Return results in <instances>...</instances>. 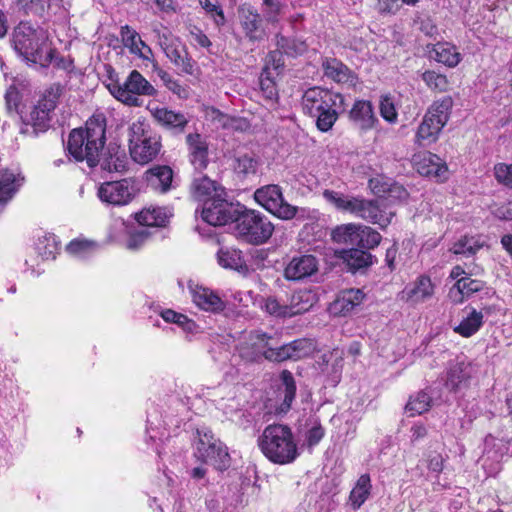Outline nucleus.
Masks as SVG:
<instances>
[{"instance_id":"nucleus-47","label":"nucleus","mask_w":512,"mask_h":512,"mask_svg":"<svg viewBox=\"0 0 512 512\" xmlns=\"http://www.w3.org/2000/svg\"><path fill=\"white\" fill-rule=\"evenodd\" d=\"M207 115L222 128L243 130L247 127V123L243 119L226 115L214 107L207 110Z\"/></svg>"},{"instance_id":"nucleus-26","label":"nucleus","mask_w":512,"mask_h":512,"mask_svg":"<svg viewBox=\"0 0 512 512\" xmlns=\"http://www.w3.org/2000/svg\"><path fill=\"white\" fill-rule=\"evenodd\" d=\"M190 161L196 170H203L208 164V144L200 134H189L186 137Z\"/></svg>"},{"instance_id":"nucleus-55","label":"nucleus","mask_w":512,"mask_h":512,"mask_svg":"<svg viewBox=\"0 0 512 512\" xmlns=\"http://www.w3.org/2000/svg\"><path fill=\"white\" fill-rule=\"evenodd\" d=\"M284 5L278 0H263L262 13L268 23H277L283 12Z\"/></svg>"},{"instance_id":"nucleus-36","label":"nucleus","mask_w":512,"mask_h":512,"mask_svg":"<svg viewBox=\"0 0 512 512\" xmlns=\"http://www.w3.org/2000/svg\"><path fill=\"white\" fill-rule=\"evenodd\" d=\"M218 263L223 268L233 269L240 273H247L248 266L242 256V252L234 248H222L217 254Z\"/></svg>"},{"instance_id":"nucleus-61","label":"nucleus","mask_w":512,"mask_h":512,"mask_svg":"<svg viewBox=\"0 0 512 512\" xmlns=\"http://www.w3.org/2000/svg\"><path fill=\"white\" fill-rule=\"evenodd\" d=\"M380 114L382 118L389 123H395L397 121V111L393 101L388 96H383L380 101Z\"/></svg>"},{"instance_id":"nucleus-62","label":"nucleus","mask_w":512,"mask_h":512,"mask_svg":"<svg viewBox=\"0 0 512 512\" xmlns=\"http://www.w3.org/2000/svg\"><path fill=\"white\" fill-rule=\"evenodd\" d=\"M496 180L508 187H512V164L499 163L494 167Z\"/></svg>"},{"instance_id":"nucleus-33","label":"nucleus","mask_w":512,"mask_h":512,"mask_svg":"<svg viewBox=\"0 0 512 512\" xmlns=\"http://www.w3.org/2000/svg\"><path fill=\"white\" fill-rule=\"evenodd\" d=\"M24 178L12 170L0 171V204L7 203L22 185Z\"/></svg>"},{"instance_id":"nucleus-27","label":"nucleus","mask_w":512,"mask_h":512,"mask_svg":"<svg viewBox=\"0 0 512 512\" xmlns=\"http://www.w3.org/2000/svg\"><path fill=\"white\" fill-rule=\"evenodd\" d=\"M434 294V286L427 276H420L402 291V298L411 303L424 302Z\"/></svg>"},{"instance_id":"nucleus-1","label":"nucleus","mask_w":512,"mask_h":512,"mask_svg":"<svg viewBox=\"0 0 512 512\" xmlns=\"http://www.w3.org/2000/svg\"><path fill=\"white\" fill-rule=\"evenodd\" d=\"M106 122L103 115H93L85 129H74L68 139L67 150L77 162L86 161L89 167L99 163V154L105 144Z\"/></svg>"},{"instance_id":"nucleus-30","label":"nucleus","mask_w":512,"mask_h":512,"mask_svg":"<svg viewBox=\"0 0 512 512\" xmlns=\"http://www.w3.org/2000/svg\"><path fill=\"white\" fill-rule=\"evenodd\" d=\"M148 185L155 191L165 193L172 187L173 171L169 166H157L146 173Z\"/></svg>"},{"instance_id":"nucleus-21","label":"nucleus","mask_w":512,"mask_h":512,"mask_svg":"<svg viewBox=\"0 0 512 512\" xmlns=\"http://www.w3.org/2000/svg\"><path fill=\"white\" fill-rule=\"evenodd\" d=\"M270 339L271 337L265 333L250 334L248 341L240 349V355L249 361H257L261 357L268 360V350L272 348L269 344Z\"/></svg>"},{"instance_id":"nucleus-48","label":"nucleus","mask_w":512,"mask_h":512,"mask_svg":"<svg viewBox=\"0 0 512 512\" xmlns=\"http://www.w3.org/2000/svg\"><path fill=\"white\" fill-rule=\"evenodd\" d=\"M280 379L282 382V393L284 394V399L281 404V412H287L292 405V402L295 399L296 395V383L292 373L288 370H283L280 374Z\"/></svg>"},{"instance_id":"nucleus-57","label":"nucleus","mask_w":512,"mask_h":512,"mask_svg":"<svg viewBox=\"0 0 512 512\" xmlns=\"http://www.w3.org/2000/svg\"><path fill=\"white\" fill-rule=\"evenodd\" d=\"M60 86L53 85L45 90L42 97L39 99L38 103L39 107L51 113L57 104L58 98L60 96Z\"/></svg>"},{"instance_id":"nucleus-34","label":"nucleus","mask_w":512,"mask_h":512,"mask_svg":"<svg viewBox=\"0 0 512 512\" xmlns=\"http://www.w3.org/2000/svg\"><path fill=\"white\" fill-rule=\"evenodd\" d=\"M170 216L171 214L166 208L152 207L143 209L136 214V220L141 227L148 229V227L165 226Z\"/></svg>"},{"instance_id":"nucleus-41","label":"nucleus","mask_w":512,"mask_h":512,"mask_svg":"<svg viewBox=\"0 0 512 512\" xmlns=\"http://www.w3.org/2000/svg\"><path fill=\"white\" fill-rule=\"evenodd\" d=\"M323 197L338 210L355 215L359 197L346 196L342 193L328 189L323 191Z\"/></svg>"},{"instance_id":"nucleus-43","label":"nucleus","mask_w":512,"mask_h":512,"mask_svg":"<svg viewBox=\"0 0 512 512\" xmlns=\"http://www.w3.org/2000/svg\"><path fill=\"white\" fill-rule=\"evenodd\" d=\"M471 365L459 362L450 367L447 373L446 386L452 390H457L461 384L465 383L471 376Z\"/></svg>"},{"instance_id":"nucleus-20","label":"nucleus","mask_w":512,"mask_h":512,"mask_svg":"<svg viewBox=\"0 0 512 512\" xmlns=\"http://www.w3.org/2000/svg\"><path fill=\"white\" fill-rule=\"evenodd\" d=\"M417 171L424 176L443 181L447 178V164L436 154L427 152L414 157Z\"/></svg>"},{"instance_id":"nucleus-4","label":"nucleus","mask_w":512,"mask_h":512,"mask_svg":"<svg viewBox=\"0 0 512 512\" xmlns=\"http://www.w3.org/2000/svg\"><path fill=\"white\" fill-rule=\"evenodd\" d=\"M258 446L263 455L274 464L293 463L300 455L291 428L283 424H271L265 427L258 438Z\"/></svg>"},{"instance_id":"nucleus-25","label":"nucleus","mask_w":512,"mask_h":512,"mask_svg":"<svg viewBox=\"0 0 512 512\" xmlns=\"http://www.w3.org/2000/svg\"><path fill=\"white\" fill-rule=\"evenodd\" d=\"M369 188L373 194L380 197L386 194L397 199H405L407 197V191L404 187L385 175H377L371 178L369 180Z\"/></svg>"},{"instance_id":"nucleus-8","label":"nucleus","mask_w":512,"mask_h":512,"mask_svg":"<svg viewBox=\"0 0 512 512\" xmlns=\"http://www.w3.org/2000/svg\"><path fill=\"white\" fill-rule=\"evenodd\" d=\"M108 89L117 100L134 107L142 105L139 96H154L157 93L154 86L137 70L131 71L122 84L110 83Z\"/></svg>"},{"instance_id":"nucleus-12","label":"nucleus","mask_w":512,"mask_h":512,"mask_svg":"<svg viewBox=\"0 0 512 512\" xmlns=\"http://www.w3.org/2000/svg\"><path fill=\"white\" fill-rule=\"evenodd\" d=\"M239 204L226 201L222 196L208 199L202 208V219L212 226H223L235 222L240 210Z\"/></svg>"},{"instance_id":"nucleus-16","label":"nucleus","mask_w":512,"mask_h":512,"mask_svg":"<svg viewBox=\"0 0 512 512\" xmlns=\"http://www.w3.org/2000/svg\"><path fill=\"white\" fill-rule=\"evenodd\" d=\"M188 288L192 296L193 303L200 309L220 313L226 308L225 301L210 288L189 282Z\"/></svg>"},{"instance_id":"nucleus-63","label":"nucleus","mask_w":512,"mask_h":512,"mask_svg":"<svg viewBox=\"0 0 512 512\" xmlns=\"http://www.w3.org/2000/svg\"><path fill=\"white\" fill-rule=\"evenodd\" d=\"M325 435V430L320 423L315 421L307 430L305 441L309 447L317 445Z\"/></svg>"},{"instance_id":"nucleus-42","label":"nucleus","mask_w":512,"mask_h":512,"mask_svg":"<svg viewBox=\"0 0 512 512\" xmlns=\"http://www.w3.org/2000/svg\"><path fill=\"white\" fill-rule=\"evenodd\" d=\"M483 246L484 241L480 236H463L452 245L450 251L455 255L471 257Z\"/></svg>"},{"instance_id":"nucleus-49","label":"nucleus","mask_w":512,"mask_h":512,"mask_svg":"<svg viewBox=\"0 0 512 512\" xmlns=\"http://www.w3.org/2000/svg\"><path fill=\"white\" fill-rule=\"evenodd\" d=\"M287 345L290 360H299L309 356L315 349L314 343L309 339H297Z\"/></svg>"},{"instance_id":"nucleus-17","label":"nucleus","mask_w":512,"mask_h":512,"mask_svg":"<svg viewBox=\"0 0 512 512\" xmlns=\"http://www.w3.org/2000/svg\"><path fill=\"white\" fill-rule=\"evenodd\" d=\"M319 269L318 259L311 254L294 256L284 269L287 280L299 281L314 275Z\"/></svg>"},{"instance_id":"nucleus-39","label":"nucleus","mask_w":512,"mask_h":512,"mask_svg":"<svg viewBox=\"0 0 512 512\" xmlns=\"http://www.w3.org/2000/svg\"><path fill=\"white\" fill-rule=\"evenodd\" d=\"M361 224H342L337 226L332 231V239L334 242L339 244L351 245L358 247V239L360 236V231L362 229Z\"/></svg>"},{"instance_id":"nucleus-56","label":"nucleus","mask_w":512,"mask_h":512,"mask_svg":"<svg viewBox=\"0 0 512 512\" xmlns=\"http://www.w3.org/2000/svg\"><path fill=\"white\" fill-rule=\"evenodd\" d=\"M96 247L94 242L84 240V239H75L72 240L66 247V251L76 257H86L89 255Z\"/></svg>"},{"instance_id":"nucleus-40","label":"nucleus","mask_w":512,"mask_h":512,"mask_svg":"<svg viewBox=\"0 0 512 512\" xmlns=\"http://www.w3.org/2000/svg\"><path fill=\"white\" fill-rule=\"evenodd\" d=\"M432 57L439 63L448 67H455L461 60L456 47L449 43H436L432 50Z\"/></svg>"},{"instance_id":"nucleus-3","label":"nucleus","mask_w":512,"mask_h":512,"mask_svg":"<svg viewBox=\"0 0 512 512\" xmlns=\"http://www.w3.org/2000/svg\"><path fill=\"white\" fill-rule=\"evenodd\" d=\"M11 44L15 52L28 62L45 67L53 58L47 30L29 22H20L14 28Z\"/></svg>"},{"instance_id":"nucleus-35","label":"nucleus","mask_w":512,"mask_h":512,"mask_svg":"<svg viewBox=\"0 0 512 512\" xmlns=\"http://www.w3.org/2000/svg\"><path fill=\"white\" fill-rule=\"evenodd\" d=\"M443 127L444 125L425 115L416 133V143L427 146L436 142Z\"/></svg>"},{"instance_id":"nucleus-44","label":"nucleus","mask_w":512,"mask_h":512,"mask_svg":"<svg viewBox=\"0 0 512 512\" xmlns=\"http://www.w3.org/2000/svg\"><path fill=\"white\" fill-rule=\"evenodd\" d=\"M342 258L350 269L358 270L372 264V255L360 248H351L342 252Z\"/></svg>"},{"instance_id":"nucleus-5","label":"nucleus","mask_w":512,"mask_h":512,"mask_svg":"<svg viewBox=\"0 0 512 512\" xmlns=\"http://www.w3.org/2000/svg\"><path fill=\"white\" fill-rule=\"evenodd\" d=\"M127 138L130 156L138 164H148L160 153L161 138L143 117L129 124Z\"/></svg>"},{"instance_id":"nucleus-53","label":"nucleus","mask_w":512,"mask_h":512,"mask_svg":"<svg viewBox=\"0 0 512 512\" xmlns=\"http://www.w3.org/2000/svg\"><path fill=\"white\" fill-rule=\"evenodd\" d=\"M422 80L431 90L444 92L448 89L449 82L445 75L433 70L425 71L422 74Z\"/></svg>"},{"instance_id":"nucleus-46","label":"nucleus","mask_w":512,"mask_h":512,"mask_svg":"<svg viewBox=\"0 0 512 512\" xmlns=\"http://www.w3.org/2000/svg\"><path fill=\"white\" fill-rule=\"evenodd\" d=\"M35 249L44 259H54L59 250V241L54 234L43 233L37 237Z\"/></svg>"},{"instance_id":"nucleus-50","label":"nucleus","mask_w":512,"mask_h":512,"mask_svg":"<svg viewBox=\"0 0 512 512\" xmlns=\"http://www.w3.org/2000/svg\"><path fill=\"white\" fill-rule=\"evenodd\" d=\"M259 165L258 159L252 154L238 155L235 159L234 169L244 176L254 175Z\"/></svg>"},{"instance_id":"nucleus-13","label":"nucleus","mask_w":512,"mask_h":512,"mask_svg":"<svg viewBox=\"0 0 512 512\" xmlns=\"http://www.w3.org/2000/svg\"><path fill=\"white\" fill-rule=\"evenodd\" d=\"M394 215L395 212L388 208L384 201L359 197L355 216L384 228L390 224Z\"/></svg>"},{"instance_id":"nucleus-37","label":"nucleus","mask_w":512,"mask_h":512,"mask_svg":"<svg viewBox=\"0 0 512 512\" xmlns=\"http://www.w3.org/2000/svg\"><path fill=\"white\" fill-rule=\"evenodd\" d=\"M155 121L166 128H184L188 120L184 114L169 110L165 107L151 109Z\"/></svg>"},{"instance_id":"nucleus-64","label":"nucleus","mask_w":512,"mask_h":512,"mask_svg":"<svg viewBox=\"0 0 512 512\" xmlns=\"http://www.w3.org/2000/svg\"><path fill=\"white\" fill-rule=\"evenodd\" d=\"M101 167L109 172H122L126 169V158L124 155L111 156L110 159H104L101 162Z\"/></svg>"},{"instance_id":"nucleus-6","label":"nucleus","mask_w":512,"mask_h":512,"mask_svg":"<svg viewBox=\"0 0 512 512\" xmlns=\"http://www.w3.org/2000/svg\"><path fill=\"white\" fill-rule=\"evenodd\" d=\"M273 231V224L261 213L240 207L235 220V232L239 238L251 244H263Z\"/></svg>"},{"instance_id":"nucleus-60","label":"nucleus","mask_w":512,"mask_h":512,"mask_svg":"<svg viewBox=\"0 0 512 512\" xmlns=\"http://www.w3.org/2000/svg\"><path fill=\"white\" fill-rule=\"evenodd\" d=\"M261 307L272 316L288 317L287 304H281L275 297H267Z\"/></svg>"},{"instance_id":"nucleus-58","label":"nucleus","mask_w":512,"mask_h":512,"mask_svg":"<svg viewBox=\"0 0 512 512\" xmlns=\"http://www.w3.org/2000/svg\"><path fill=\"white\" fill-rule=\"evenodd\" d=\"M159 76L169 91L181 99H187L189 97L190 92L188 87L180 84L179 81L173 79L167 72L161 71Z\"/></svg>"},{"instance_id":"nucleus-9","label":"nucleus","mask_w":512,"mask_h":512,"mask_svg":"<svg viewBox=\"0 0 512 512\" xmlns=\"http://www.w3.org/2000/svg\"><path fill=\"white\" fill-rule=\"evenodd\" d=\"M255 201L281 219H291L296 214V207L284 201L282 190L278 185L270 184L257 189L254 193Z\"/></svg>"},{"instance_id":"nucleus-19","label":"nucleus","mask_w":512,"mask_h":512,"mask_svg":"<svg viewBox=\"0 0 512 512\" xmlns=\"http://www.w3.org/2000/svg\"><path fill=\"white\" fill-rule=\"evenodd\" d=\"M350 123L360 131H368L375 127L378 119L372 103L368 100H356L348 113Z\"/></svg>"},{"instance_id":"nucleus-23","label":"nucleus","mask_w":512,"mask_h":512,"mask_svg":"<svg viewBox=\"0 0 512 512\" xmlns=\"http://www.w3.org/2000/svg\"><path fill=\"white\" fill-rule=\"evenodd\" d=\"M22 126L20 127V133L23 135L37 136L39 132H43L47 129L50 113L36 104L32 107L29 114L21 116Z\"/></svg>"},{"instance_id":"nucleus-59","label":"nucleus","mask_w":512,"mask_h":512,"mask_svg":"<svg viewBox=\"0 0 512 512\" xmlns=\"http://www.w3.org/2000/svg\"><path fill=\"white\" fill-rule=\"evenodd\" d=\"M147 228L139 227L129 232V237L126 241V247L129 250L139 249L149 237Z\"/></svg>"},{"instance_id":"nucleus-52","label":"nucleus","mask_w":512,"mask_h":512,"mask_svg":"<svg viewBox=\"0 0 512 512\" xmlns=\"http://www.w3.org/2000/svg\"><path fill=\"white\" fill-rule=\"evenodd\" d=\"M431 404V398L426 392H419L416 396L411 397L406 405V412L409 416H415L426 412Z\"/></svg>"},{"instance_id":"nucleus-24","label":"nucleus","mask_w":512,"mask_h":512,"mask_svg":"<svg viewBox=\"0 0 512 512\" xmlns=\"http://www.w3.org/2000/svg\"><path fill=\"white\" fill-rule=\"evenodd\" d=\"M324 74L333 81L346 84L349 87H355L358 84V78L342 62L335 58L326 59L323 62Z\"/></svg>"},{"instance_id":"nucleus-15","label":"nucleus","mask_w":512,"mask_h":512,"mask_svg":"<svg viewBox=\"0 0 512 512\" xmlns=\"http://www.w3.org/2000/svg\"><path fill=\"white\" fill-rule=\"evenodd\" d=\"M238 18L240 26L249 41L256 42L264 39L266 32L263 20L254 7L247 4L241 5L238 8Z\"/></svg>"},{"instance_id":"nucleus-38","label":"nucleus","mask_w":512,"mask_h":512,"mask_svg":"<svg viewBox=\"0 0 512 512\" xmlns=\"http://www.w3.org/2000/svg\"><path fill=\"white\" fill-rule=\"evenodd\" d=\"M372 484L369 474H362L356 481L349 495V504L354 509H359L371 494Z\"/></svg>"},{"instance_id":"nucleus-22","label":"nucleus","mask_w":512,"mask_h":512,"mask_svg":"<svg viewBox=\"0 0 512 512\" xmlns=\"http://www.w3.org/2000/svg\"><path fill=\"white\" fill-rule=\"evenodd\" d=\"M121 41L129 52L145 61H151L153 52L151 48L141 39L139 33L128 25L122 26L120 30Z\"/></svg>"},{"instance_id":"nucleus-29","label":"nucleus","mask_w":512,"mask_h":512,"mask_svg":"<svg viewBox=\"0 0 512 512\" xmlns=\"http://www.w3.org/2000/svg\"><path fill=\"white\" fill-rule=\"evenodd\" d=\"M466 315L461 322L454 327V332L462 337L469 338L476 334L483 325V312L473 307L465 308Z\"/></svg>"},{"instance_id":"nucleus-28","label":"nucleus","mask_w":512,"mask_h":512,"mask_svg":"<svg viewBox=\"0 0 512 512\" xmlns=\"http://www.w3.org/2000/svg\"><path fill=\"white\" fill-rule=\"evenodd\" d=\"M191 193L195 199L205 203L208 199L223 196L224 189L207 176H199L192 182Z\"/></svg>"},{"instance_id":"nucleus-32","label":"nucleus","mask_w":512,"mask_h":512,"mask_svg":"<svg viewBox=\"0 0 512 512\" xmlns=\"http://www.w3.org/2000/svg\"><path fill=\"white\" fill-rule=\"evenodd\" d=\"M484 283L471 277H461L449 291V297L455 303H461L464 298L470 297L483 289Z\"/></svg>"},{"instance_id":"nucleus-2","label":"nucleus","mask_w":512,"mask_h":512,"mask_svg":"<svg viewBox=\"0 0 512 512\" xmlns=\"http://www.w3.org/2000/svg\"><path fill=\"white\" fill-rule=\"evenodd\" d=\"M346 109L342 94L320 87L307 89L302 96L304 114L313 118L321 132H328L337 121L339 114Z\"/></svg>"},{"instance_id":"nucleus-54","label":"nucleus","mask_w":512,"mask_h":512,"mask_svg":"<svg viewBox=\"0 0 512 512\" xmlns=\"http://www.w3.org/2000/svg\"><path fill=\"white\" fill-rule=\"evenodd\" d=\"M381 242V235L371 227L362 226L358 239V248L363 250L373 249Z\"/></svg>"},{"instance_id":"nucleus-10","label":"nucleus","mask_w":512,"mask_h":512,"mask_svg":"<svg viewBox=\"0 0 512 512\" xmlns=\"http://www.w3.org/2000/svg\"><path fill=\"white\" fill-rule=\"evenodd\" d=\"M158 44L170 61L185 74L193 75L196 63L189 56L185 45L169 31L158 32Z\"/></svg>"},{"instance_id":"nucleus-18","label":"nucleus","mask_w":512,"mask_h":512,"mask_svg":"<svg viewBox=\"0 0 512 512\" xmlns=\"http://www.w3.org/2000/svg\"><path fill=\"white\" fill-rule=\"evenodd\" d=\"M365 298L366 295L361 289L351 288L342 290L329 305V311L334 316H346L360 306Z\"/></svg>"},{"instance_id":"nucleus-45","label":"nucleus","mask_w":512,"mask_h":512,"mask_svg":"<svg viewBox=\"0 0 512 512\" xmlns=\"http://www.w3.org/2000/svg\"><path fill=\"white\" fill-rule=\"evenodd\" d=\"M452 105V98L445 96L440 100L434 101L425 115L445 126L449 119Z\"/></svg>"},{"instance_id":"nucleus-31","label":"nucleus","mask_w":512,"mask_h":512,"mask_svg":"<svg viewBox=\"0 0 512 512\" xmlns=\"http://www.w3.org/2000/svg\"><path fill=\"white\" fill-rule=\"evenodd\" d=\"M317 302L316 294L308 289H301L294 292L291 297L288 307V317L309 311Z\"/></svg>"},{"instance_id":"nucleus-51","label":"nucleus","mask_w":512,"mask_h":512,"mask_svg":"<svg viewBox=\"0 0 512 512\" xmlns=\"http://www.w3.org/2000/svg\"><path fill=\"white\" fill-rule=\"evenodd\" d=\"M16 6L26 15L44 17L49 13L44 0H16Z\"/></svg>"},{"instance_id":"nucleus-11","label":"nucleus","mask_w":512,"mask_h":512,"mask_svg":"<svg viewBox=\"0 0 512 512\" xmlns=\"http://www.w3.org/2000/svg\"><path fill=\"white\" fill-rule=\"evenodd\" d=\"M137 192L138 187L136 181L132 178H125L119 181H110L101 184L98 188L97 195L104 203L123 206L130 203Z\"/></svg>"},{"instance_id":"nucleus-7","label":"nucleus","mask_w":512,"mask_h":512,"mask_svg":"<svg viewBox=\"0 0 512 512\" xmlns=\"http://www.w3.org/2000/svg\"><path fill=\"white\" fill-rule=\"evenodd\" d=\"M195 456L202 462L224 470L230 465V456L227 447L211 432L202 427L197 429L194 439Z\"/></svg>"},{"instance_id":"nucleus-14","label":"nucleus","mask_w":512,"mask_h":512,"mask_svg":"<svg viewBox=\"0 0 512 512\" xmlns=\"http://www.w3.org/2000/svg\"><path fill=\"white\" fill-rule=\"evenodd\" d=\"M276 46L277 49L268 55V64H272L274 69L284 66L282 55L298 57L303 55L308 49L305 41L288 38L280 34L276 35Z\"/></svg>"}]
</instances>
